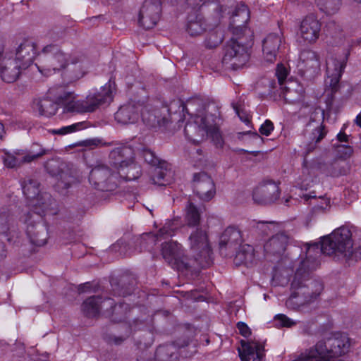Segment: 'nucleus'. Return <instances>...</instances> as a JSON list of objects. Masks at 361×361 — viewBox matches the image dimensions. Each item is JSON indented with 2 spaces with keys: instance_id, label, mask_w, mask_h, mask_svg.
<instances>
[{
  "instance_id": "nucleus-1",
  "label": "nucleus",
  "mask_w": 361,
  "mask_h": 361,
  "mask_svg": "<svg viewBox=\"0 0 361 361\" xmlns=\"http://www.w3.org/2000/svg\"><path fill=\"white\" fill-rule=\"evenodd\" d=\"M351 236L350 229L341 226L324 236L321 243L305 244L306 257L300 261L290 283L291 293L286 302L288 307L296 309L320 295L323 285L319 281L312 279L311 274L319 267V257L322 254L349 266L361 259V245L354 244Z\"/></svg>"
},
{
  "instance_id": "nucleus-2",
  "label": "nucleus",
  "mask_w": 361,
  "mask_h": 361,
  "mask_svg": "<svg viewBox=\"0 0 361 361\" xmlns=\"http://www.w3.org/2000/svg\"><path fill=\"white\" fill-rule=\"evenodd\" d=\"M142 343L141 340L135 343L137 348L136 361H178L179 357H190L197 353L198 340H173L171 342L160 345L156 349L154 357H152L149 348L154 340Z\"/></svg>"
},
{
  "instance_id": "nucleus-3",
  "label": "nucleus",
  "mask_w": 361,
  "mask_h": 361,
  "mask_svg": "<svg viewBox=\"0 0 361 361\" xmlns=\"http://www.w3.org/2000/svg\"><path fill=\"white\" fill-rule=\"evenodd\" d=\"M252 37L247 35L234 36L224 46V54L222 59V64L226 69L233 71L243 68L249 61V49L252 43Z\"/></svg>"
},
{
  "instance_id": "nucleus-4",
  "label": "nucleus",
  "mask_w": 361,
  "mask_h": 361,
  "mask_svg": "<svg viewBox=\"0 0 361 361\" xmlns=\"http://www.w3.org/2000/svg\"><path fill=\"white\" fill-rule=\"evenodd\" d=\"M37 61L40 64L38 68L42 72L40 68L48 71H61L69 64L75 65L80 63L82 59L77 56H71L68 59L58 44H50L45 46L41 52L37 54Z\"/></svg>"
},
{
  "instance_id": "nucleus-5",
  "label": "nucleus",
  "mask_w": 361,
  "mask_h": 361,
  "mask_svg": "<svg viewBox=\"0 0 361 361\" xmlns=\"http://www.w3.org/2000/svg\"><path fill=\"white\" fill-rule=\"evenodd\" d=\"M189 241L190 249L194 252L192 258L189 259L196 261L192 271H196L209 267L211 264L212 251L205 231L202 228H197L190 234Z\"/></svg>"
},
{
  "instance_id": "nucleus-6",
  "label": "nucleus",
  "mask_w": 361,
  "mask_h": 361,
  "mask_svg": "<svg viewBox=\"0 0 361 361\" xmlns=\"http://www.w3.org/2000/svg\"><path fill=\"white\" fill-rule=\"evenodd\" d=\"M141 156L146 163L154 167L151 176L153 184L166 186L173 181L174 173L170 164L158 158L154 152L147 148L142 150Z\"/></svg>"
},
{
  "instance_id": "nucleus-7",
  "label": "nucleus",
  "mask_w": 361,
  "mask_h": 361,
  "mask_svg": "<svg viewBox=\"0 0 361 361\" xmlns=\"http://www.w3.org/2000/svg\"><path fill=\"white\" fill-rule=\"evenodd\" d=\"M109 305L112 310V314L115 316V319H118L121 322L124 320L126 317L128 305L124 302H119L118 305H115L114 301L107 298L105 300H102L100 296H91L85 300L82 305V311L83 314L87 317H97L100 310L104 307Z\"/></svg>"
},
{
  "instance_id": "nucleus-8",
  "label": "nucleus",
  "mask_w": 361,
  "mask_h": 361,
  "mask_svg": "<svg viewBox=\"0 0 361 361\" xmlns=\"http://www.w3.org/2000/svg\"><path fill=\"white\" fill-rule=\"evenodd\" d=\"M73 98L71 93L69 102L65 107L66 112H92L100 106L109 103L112 100L111 85L105 86L103 92L90 94L85 99L74 101Z\"/></svg>"
},
{
  "instance_id": "nucleus-9",
  "label": "nucleus",
  "mask_w": 361,
  "mask_h": 361,
  "mask_svg": "<svg viewBox=\"0 0 361 361\" xmlns=\"http://www.w3.org/2000/svg\"><path fill=\"white\" fill-rule=\"evenodd\" d=\"M92 187L102 192H113L118 187V176L106 164L97 161L89 176Z\"/></svg>"
},
{
  "instance_id": "nucleus-10",
  "label": "nucleus",
  "mask_w": 361,
  "mask_h": 361,
  "mask_svg": "<svg viewBox=\"0 0 361 361\" xmlns=\"http://www.w3.org/2000/svg\"><path fill=\"white\" fill-rule=\"evenodd\" d=\"M161 255L164 260L173 269L178 271H192L195 260H190L185 256L180 244L169 241L161 245Z\"/></svg>"
},
{
  "instance_id": "nucleus-11",
  "label": "nucleus",
  "mask_w": 361,
  "mask_h": 361,
  "mask_svg": "<svg viewBox=\"0 0 361 361\" xmlns=\"http://www.w3.org/2000/svg\"><path fill=\"white\" fill-rule=\"evenodd\" d=\"M293 240V237L286 231L273 235L264 245L266 257L271 262L281 259L287 247L292 244Z\"/></svg>"
},
{
  "instance_id": "nucleus-12",
  "label": "nucleus",
  "mask_w": 361,
  "mask_h": 361,
  "mask_svg": "<svg viewBox=\"0 0 361 361\" xmlns=\"http://www.w3.org/2000/svg\"><path fill=\"white\" fill-rule=\"evenodd\" d=\"M46 169L52 176L58 177V189H68L75 181L73 172L69 165L60 159H51L47 162Z\"/></svg>"
},
{
  "instance_id": "nucleus-13",
  "label": "nucleus",
  "mask_w": 361,
  "mask_h": 361,
  "mask_svg": "<svg viewBox=\"0 0 361 361\" xmlns=\"http://www.w3.org/2000/svg\"><path fill=\"white\" fill-rule=\"evenodd\" d=\"M250 20V11L246 5H238L231 16L228 30L231 35L253 37L252 32L247 28L246 24Z\"/></svg>"
},
{
  "instance_id": "nucleus-14",
  "label": "nucleus",
  "mask_w": 361,
  "mask_h": 361,
  "mask_svg": "<svg viewBox=\"0 0 361 361\" xmlns=\"http://www.w3.org/2000/svg\"><path fill=\"white\" fill-rule=\"evenodd\" d=\"M161 13L160 0H145L140 10L138 23L145 29H151L159 20Z\"/></svg>"
},
{
  "instance_id": "nucleus-15",
  "label": "nucleus",
  "mask_w": 361,
  "mask_h": 361,
  "mask_svg": "<svg viewBox=\"0 0 361 361\" xmlns=\"http://www.w3.org/2000/svg\"><path fill=\"white\" fill-rule=\"evenodd\" d=\"M206 118L202 119L205 133L209 135L217 147H221L224 142L217 126L216 120L220 115L218 106L214 103H209L204 108Z\"/></svg>"
},
{
  "instance_id": "nucleus-16",
  "label": "nucleus",
  "mask_w": 361,
  "mask_h": 361,
  "mask_svg": "<svg viewBox=\"0 0 361 361\" xmlns=\"http://www.w3.org/2000/svg\"><path fill=\"white\" fill-rule=\"evenodd\" d=\"M192 188L196 195L203 201L211 200L216 194L214 183L211 176L205 172L194 174Z\"/></svg>"
},
{
  "instance_id": "nucleus-17",
  "label": "nucleus",
  "mask_w": 361,
  "mask_h": 361,
  "mask_svg": "<svg viewBox=\"0 0 361 361\" xmlns=\"http://www.w3.org/2000/svg\"><path fill=\"white\" fill-rule=\"evenodd\" d=\"M242 243L240 231L235 226H228L220 236L219 243L220 254L224 257L228 256L236 250Z\"/></svg>"
},
{
  "instance_id": "nucleus-18",
  "label": "nucleus",
  "mask_w": 361,
  "mask_h": 361,
  "mask_svg": "<svg viewBox=\"0 0 361 361\" xmlns=\"http://www.w3.org/2000/svg\"><path fill=\"white\" fill-rule=\"evenodd\" d=\"M279 185L273 181H269L257 186L252 192L255 203L267 205L274 203L279 198Z\"/></svg>"
},
{
  "instance_id": "nucleus-19",
  "label": "nucleus",
  "mask_w": 361,
  "mask_h": 361,
  "mask_svg": "<svg viewBox=\"0 0 361 361\" xmlns=\"http://www.w3.org/2000/svg\"><path fill=\"white\" fill-rule=\"evenodd\" d=\"M71 97V92H64L59 96H56L55 100L49 98H44L35 101L34 104L39 114L50 117L56 114L59 104H63L65 108L66 104L69 102V97ZM64 111H66L65 109Z\"/></svg>"
},
{
  "instance_id": "nucleus-20",
  "label": "nucleus",
  "mask_w": 361,
  "mask_h": 361,
  "mask_svg": "<svg viewBox=\"0 0 361 361\" xmlns=\"http://www.w3.org/2000/svg\"><path fill=\"white\" fill-rule=\"evenodd\" d=\"M300 60L304 76L308 80L314 78L320 71V62L316 52L305 49L300 53Z\"/></svg>"
},
{
  "instance_id": "nucleus-21",
  "label": "nucleus",
  "mask_w": 361,
  "mask_h": 361,
  "mask_svg": "<svg viewBox=\"0 0 361 361\" xmlns=\"http://www.w3.org/2000/svg\"><path fill=\"white\" fill-rule=\"evenodd\" d=\"M110 283L114 295L126 296L133 292L137 285V279L133 274H126L111 279Z\"/></svg>"
},
{
  "instance_id": "nucleus-22",
  "label": "nucleus",
  "mask_w": 361,
  "mask_h": 361,
  "mask_svg": "<svg viewBox=\"0 0 361 361\" xmlns=\"http://www.w3.org/2000/svg\"><path fill=\"white\" fill-rule=\"evenodd\" d=\"M33 213L28 214L30 218H32L33 215L36 214L39 219H42V215L47 213L56 214V202L49 192H41L33 200Z\"/></svg>"
},
{
  "instance_id": "nucleus-23",
  "label": "nucleus",
  "mask_w": 361,
  "mask_h": 361,
  "mask_svg": "<svg viewBox=\"0 0 361 361\" xmlns=\"http://www.w3.org/2000/svg\"><path fill=\"white\" fill-rule=\"evenodd\" d=\"M18 208L16 204L4 205L0 208V233L11 235L15 233L14 222Z\"/></svg>"
},
{
  "instance_id": "nucleus-24",
  "label": "nucleus",
  "mask_w": 361,
  "mask_h": 361,
  "mask_svg": "<svg viewBox=\"0 0 361 361\" xmlns=\"http://www.w3.org/2000/svg\"><path fill=\"white\" fill-rule=\"evenodd\" d=\"M135 159L133 149L129 146L116 147L109 154L110 164L118 170H124L125 166L130 164Z\"/></svg>"
},
{
  "instance_id": "nucleus-25",
  "label": "nucleus",
  "mask_w": 361,
  "mask_h": 361,
  "mask_svg": "<svg viewBox=\"0 0 361 361\" xmlns=\"http://www.w3.org/2000/svg\"><path fill=\"white\" fill-rule=\"evenodd\" d=\"M141 105L135 102H130L122 105L115 114L116 121L127 125L136 123L140 118Z\"/></svg>"
},
{
  "instance_id": "nucleus-26",
  "label": "nucleus",
  "mask_w": 361,
  "mask_h": 361,
  "mask_svg": "<svg viewBox=\"0 0 361 361\" xmlns=\"http://www.w3.org/2000/svg\"><path fill=\"white\" fill-rule=\"evenodd\" d=\"M37 57L35 43L30 39H24L17 47L16 58L23 69L28 68L35 57Z\"/></svg>"
},
{
  "instance_id": "nucleus-27",
  "label": "nucleus",
  "mask_w": 361,
  "mask_h": 361,
  "mask_svg": "<svg viewBox=\"0 0 361 361\" xmlns=\"http://www.w3.org/2000/svg\"><path fill=\"white\" fill-rule=\"evenodd\" d=\"M200 12L204 16L209 28L217 26L221 21L223 12V6L216 1H208L202 2L200 6Z\"/></svg>"
},
{
  "instance_id": "nucleus-28",
  "label": "nucleus",
  "mask_w": 361,
  "mask_h": 361,
  "mask_svg": "<svg viewBox=\"0 0 361 361\" xmlns=\"http://www.w3.org/2000/svg\"><path fill=\"white\" fill-rule=\"evenodd\" d=\"M208 28L204 16L200 11H192L188 13L185 30L191 37L200 36Z\"/></svg>"
},
{
  "instance_id": "nucleus-29",
  "label": "nucleus",
  "mask_w": 361,
  "mask_h": 361,
  "mask_svg": "<svg viewBox=\"0 0 361 361\" xmlns=\"http://www.w3.org/2000/svg\"><path fill=\"white\" fill-rule=\"evenodd\" d=\"M31 219L29 216V219L27 220V235L32 244L42 246L46 244L48 238L47 228L42 221L34 224L30 221Z\"/></svg>"
},
{
  "instance_id": "nucleus-30",
  "label": "nucleus",
  "mask_w": 361,
  "mask_h": 361,
  "mask_svg": "<svg viewBox=\"0 0 361 361\" xmlns=\"http://www.w3.org/2000/svg\"><path fill=\"white\" fill-rule=\"evenodd\" d=\"M320 30L321 24L313 15L306 16L300 27L301 37L309 42H313L319 37Z\"/></svg>"
},
{
  "instance_id": "nucleus-31",
  "label": "nucleus",
  "mask_w": 361,
  "mask_h": 361,
  "mask_svg": "<svg viewBox=\"0 0 361 361\" xmlns=\"http://www.w3.org/2000/svg\"><path fill=\"white\" fill-rule=\"evenodd\" d=\"M255 341L256 340H240V345L237 349L241 361H250V357L255 354L257 359H262L264 345Z\"/></svg>"
},
{
  "instance_id": "nucleus-32",
  "label": "nucleus",
  "mask_w": 361,
  "mask_h": 361,
  "mask_svg": "<svg viewBox=\"0 0 361 361\" xmlns=\"http://www.w3.org/2000/svg\"><path fill=\"white\" fill-rule=\"evenodd\" d=\"M282 89V94L287 103L300 104L303 102L305 98V89L298 82L288 81L286 82Z\"/></svg>"
},
{
  "instance_id": "nucleus-33",
  "label": "nucleus",
  "mask_w": 361,
  "mask_h": 361,
  "mask_svg": "<svg viewBox=\"0 0 361 361\" xmlns=\"http://www.w3.org/2000/svg\"><path fill=\"white\" fill-rule=\"evenodd\" d=\"M22 69L23 66L18 63L17 60L7 59L4 61L1 66V78L6 82H13L18 79Z\"/></svg>"
},
{
  "instance_id": "nucleus-34",
  "label": "nucleus",
  "mask_w": 361,
  "mask_h": 361,
  "mask_svg": "<svg viewBox=\"0 0 361 361\" xmlns=\"http://www.w3.org/2000/svg\"><path fill=\"white\" fill-rule=\"evenodd\" d=\"M281 39L276 34L269 35L262 42V51L267 61L273 63L279 50Z\"/></svg>"
},
{
  "instance_id": "nucleus-35",
  "label": "nucleus",
  "mask_w": 361,
  "mask_h": 361,
  "mask_svg": "<svg viewBox=\"0 0 361 361\" xmlns=\"http://www.w3.org/2000/svg\"><path fill=\"white\" fill-rule=\"evenodd\" d=\"M350 50L346 49L344 56L342 59L338 61L339 65V74L338 76L331 77L329 81V87H331V93L328 94V97L326 100V107L329 111H331L333 109V103L334 100V94L338 91L339 88V78L341 77V73L343 71L345 67L346 66L347 61L348 60V57L350 56Z\"/></svg>"
},
{
  "instance_id": "nucleus-36",
  "label": "nucleus",
  "mask_w": 361,
  "mask_h": 361,
  "mask_svg": "<svg viewBox=\"0 0 361 361\" xmlns=\"http://www.w3.org/2000/svg\"><path fill=\"white\" fill-rule=\"evenodd\" d=\"M206 118V114L204 116H197L194 123H186L184 133L188 140L196 141L199 136H203L206 132V128L203 127L202 119Z\"/></svg>"
},
{
  "instance_id": "nucleus-37",
  "label": "nucleus",
  "mask_w": 361,
  "mask_h": 361,
  "mask_svg": "<svg viewBox=\"0 0 361 361\" xmlns=\"http://www.w3.org/2000/svg\"><path fill=\"white\" fill-rule=\"evenodd\" d=\"M319 168L328 175L334 177L346 175L350 171L349 165L340 159H335L329 164H322Z\"/></svg>"
},
{
  "instance_id": "nucleus-38",
  "label": "nucleus",
  "mask_w": 361,
  "mask_h": 361,
  "mask_svg": "<svg viewBox=\"0 0 361 361\" xmlns=\"http://www.w3.org/2000/svg\"><path fill=\"white\" fill-rule=\"evenodd\" d=\"M326 132L327 131L326 130L324 126L320 125L316 128L310 134V139L311 141L307 144L305 152V159L303 163L305 166H307V163L306 157L317 148V145L325 137Z\"/></svg>"
},
{
  "instance_id": "nucleus-39",
  "label": "nucleus",
  "mask_w": 361,
  "mask_h": 361,
  "mask_svg": "<svg viewBox=\"0 0 361 361\" xmlns=\"http://www.w3.org/2000/svg\"><path fill=\"white\" fill-rule=\"evenodd\" d=\"M254 248L250 245H244L240 246V250L237 252L234 257V263L236 266L245 264L249 266L254 260Z\"/></svg>"
},
{
  "instance_id": "nucleus-40",
  "label": "nucleus",
  "mask_w": 361,
  "mask_h": 361,
  "mask_svg": "<svg viewBox=\"0 0 361 361\" xmlns=\"http://www.w3.org/2000/svg\"><path fill=\"white\" fill-rule=\"evenodd\" d=\"M39 183L35 179L25 178L22 183L23 192L27 199L35 200L39 193Z\"/></svg>"
},
{
  "instance_id": "nucleus-41",
  "label": "nucleus",
  "mask_w": 361,
  "mask_h": 361,
  "mask_svg": "<svg viewBox=\"0 0 361 361\" xmlns=\"http://www.w3.org/2000/svg\"><path fill=\"white\" fill-rule=\"evenodd\" d=\"M185 221L190 226H196L200 221V213L197 207L191 202L185 207Z\"/></svg>"
},
{
  "instance_id": "nucleus-42",
  "label": "nucleus",
  "mask_w": 361,
  "mask_h": 361,
  "mask_svg": "<svg viewBox=\"0 0 361 361\" xmlns=\"http://www.w3.org/2000/svg\"><path fill=\"white\" fill-rule=\"evenodd\" d=\"M121 177H123L126 180H135L141 174L140 166L135 164L132 161L130 164L126 165L124 170H118Z\"/></svg>"
},
{
  "instance_id": "nucleus-43",
  "label": "nucleus",
  "mask_w": 361,
  "mask_h": 361,
  "mask_svg": "<svg viewBox=\"0 0 361 361\" xmlns=\"http://www.w3.org/2000/svg\"><path fill=\"white\" fill-rule=\"evenodd\" d=\"M320 9L328 15L335 13L339 9L340 0H316Z\"/></svg>"
},
{
  "instance_id": "nucleus-44",
  "label": "nucleus",
  "mask_w": 361,
  "mask_h": 361,
  "mask_svg": "<svg viewBox=\"0 0 361 361\" xmlns=\"http://www.w3.org/2000/svg\"><path fill=\"white\" fill-rule=\"evenodd\" d=\"M47 153V150L42 149L41 146L37 143L32 145L30 149L26 155L24 156V160L27 163H30Z\"/></svg>"
},
{
  "instance_id": "nucleus-45",
  "label": "nucleus",
  "mask_w": 361,
  "mask_h": 361,
  "mask_svg": "<svg viewBox=\"0 0 361 361\" xmlns=\"http://www.w3.org/2000/svg\"><path fill=\"white\" fill-rule=\"evenodd\" d=\"M87 127V123L85 122L76 123L71 126H64L58 130H53L51 133L59 135H63L68 133H71L77 130H79Z\"/></svg>"
},
{
  "instance_id": "nucleus-46",
  "label": "nucleus",
  "mask_w": 361,
  "mask_h": 361,
  "mask_svg": "<svg viewBox=\"0 0 361 361\" xmlns=\"http://www.w3.org/2000/svg\"><path fill=\"white\" fill-rule=\"evenodd\" d=\"M4 163L8 168H16L27 162L24 160V156L16 157L12 154L6 153L4 157Z\"/></svg>"
},
{
  "instance_id": "nucleus-47",
  "label": "nucleus",
  "mask_w": 361,
  "mask_h": 361,
  "mask_svg": "<svg viewBox=\"0 0 361 361\" xmlns=\"http://www.w3.org/2000/svg\"><path fill=\"white\" fill-rule=\"evenodd\" d=\"M317 357V352L315 351V346L314 348L306 350L305 352L301 353L294 360L291 361H316Z\"/></svg>"
},
{
  "instance_id": "nucleus-48",
  "label": "nucleus",
  "mask_w": 361,
  "mask_h": 361,
  "mask_svg": "<svg viewBox=\"0 0 361 361\" xmlns=\"http://www.w3.org/2000/svg\"><path fill=\"white\" fill-rule=\"evenodd\" d=\"M149 235V234L148 233H144L142 235L134 237L128 243H126V242H121V244L126 247L127 245L133 243L135 245V250L141 252L142 247L145 243L146 238Z\"/></svg>"
},
{
  "instance_id": "nucleus-49",
  "label": "nucleus",
  "mask_w": 361,
  "mask_h": 361,
  "mask_svg": "<svg viewBox=\"0 0 361 361\" xmlns=\"http://www.w3.org/2000/svg\"><path fill=\"white\" fill-rule=\"evenodd\" d=\"M222 42V37L218 36L216 32H211L205 41V45L209 49L216 47Z\"/></svg>"
},
{
  "instance_id": "nucleus-50",
  "label": "nucleus",
  "mask_w": 361,
  "mask_h": 361,
  "mask_svg": "<svg viewBox=\"0 0 361 361\" xmlns=\"http://www.w3.org/2000/svg\"><path fill=\"white\" fill-rule=\"evenodd\" d=\"M175 228H171L170 224H166L157 233V238L159 239H166L173 235Z\"/></svg>"
},
{
  "instance_id": "nucleus-51",
  "label": "nucleus",
  "mask_w": 361,
  "mask_h": 361,
  "mask_svg": "<svg viewBox=\"0 0 361 361\" xmlns=\"http://www.w3.org/2000/svg\"><path fill=\"white\" fill-rule=\"evenodd\" d=\"M337 152L341 155V157L346 159L353 154V149L349 145H340L337 146Z\"/></svg>"
},
{
  "instance_id": "nucleus-52",
  "label": "nucleus",
  "mask_w": 361,
  "mask_h": 361,
  "mask_svg": "<svg viewBox=\"0 0 361 361\" xmlns=\"http://www.w3.org/2000/svg\"><path fill=\"white\" fill-rule=\"evenodd\" d=\"M288 72L286 68L282 64H278L276 71V75L277 77L278 82L281 87L283 85V82L286 78Z\"/></svg>"
},
{
  "instance_id": "nucleus-53",
  "label": "nucleus",
  "mask_w": 361,
  "mask_h": 361,
  "mask_svg": "<svg viewBox=\"0 0 361 361\" xmlns=\"http://www.w3.org/2000/svg\"><path fill=\"white\" fill-rule=\"evenodd\" d=\"M274 226V225L272 222L259 221L255 223L252 227L255 228L257 230L259 231L263 234L268 235V231L271 230L270 227Z\"/></svg>"
},
{
  "instance_id": "nucleus-54",
  "label": "nucleus",
  "mask_w": 361,
  "mask_h": 361,
  "mask_svg": "<svg viewBox=\"0 0 361 361\" xmlns=\"http://www.w3.org/2000/svg\"><path fill=\"white\" fill-rule=\"evenodd\" d=\"M274 130V123L270 120H266L259 128V133L262 135L269 136Z\"/></svg>"
},
{
  "instance_id": "nucleus-55",
  "label": "nucleus",
  "mask_w": 361,
  "mask_h": 361,
  "mask_svg": "<svg viewBox=\"0 0 361 361\" xmlns=\"http://www.w3.org/2000/svg\"><path fill=\"white\" fill-rule=\"evenodd\" d=\"M231 106L242 121H249L246 112L244 111V109L241 108V106L240 104L233 102L231 104Z\"/></svg>"
},
{
  "instance_id": "nucleus-56",
  "label": "nucleus",
  "mask_w": 361,
  "mask_h": 361,
  "mask_svg": "<svg viewBox=\"0 0 361 361\" xmlns=\"http://www.w3.org/2000/svg\"><path fill=\"white\" fill-rule=\"evenodd\" d=\"M236 327L239 331V334L242 336H243L245 338H247L251 336V334H252L251 329L248 327V326L245 323L240 322L237 324Z\"/></svg>"
},
{
  "instance_id": "nucleus-57",
  "label": "nucleus",
  "mask_w": 361,
  "mask_h": 361,
  "mask_svg": "<svg viewBox=\"0 0 361 361\" xmlns=\"http://www.w3.org/2000/svg\"><path fill=\"white\" fill-rule=\"evenodd\" d=\"M203 0H183L182 5H187L188 7H191L193 11H200V6Z\"/></svg>"
},
{
  "instance_id": "nucleus-58",
  "label": "nucleus",
  "mask_w": 361,
  "mask_h": 361,
  "mask_svg": "<svg viewBox=\"0 0 361 361\" xmlns=\"http://www.w3.org/2000/svg\"><path fill=\"white\" fill-rule=\"evenodd\" d=\"M275 319L280 322V324L282 326L290 327L293 326L295 323L292 322L288 317H287L284 314H278L275 317Z\"/></svg>"
},
{
  "instance_id": "nucleus-59",
  "label": "nucleus",
  "mask_w": 361,
  "mask_h": 361,
  "mask_svg": "<svg viewBox=\"0 0 361 361\" xmlns=\"http://www.w3.org/2000/svg\"><path fill=\"white\" fill-rule=\"evenodd\" d=\"M101 142V140L99 139H90L86 140L84 141H82L79 145L85 146V147H94L98 146Z\"/></svg>"
},
{
  "instance_id": "nucleus-60",
  "label": "nucleus",
  "mask_w": 361,
  "mask_h": 361,
  "mask_svg": "<svg viewBox=\"0 0 361 361\" xmlns=\"http://www.w3.org/2000/svg\"><path fill=\"white\" fill-rule=\"evenodd\" d=\"M92 286L91 283L87 282V283H85L83 284H80V286H78V291L80 294V293L90 292L92 290Z\"/></svg>"
},
{
  "instance_id": "nucleus-61",
  "label": "nucleus",
  "mask_w": 361,
  "mask_h": 361,
  "mask_svg": "<svg viewBox=\"0 0 361 361\" xmlns=\"http://www.w3.org/2000/svg\"><path fill=\"white\" fill-rule=\"evenodd\" d=\"M337 140L340 142H349V136L347 135L344 131L341 130L338 135H337Z\"/></svg>"
},
{
  "instance_id": "nucleus-62",
  "label": "nucleus",
  "mask_w": 361,
  "mask_h": 361,
  "mask_svg": "<svg viewBox=\"0 0 361 361\" xmlns=\"http://www.w3.org/2000/svg\"><path fill=\"white\" fill-rule=\"evenodd\" d=\"M332 337H333V338H336V339H338V338H349L348 336L345 333L339 332V331L333 333L332 334Z\"/></svg>"
},
{
  "instance_id": "nucleus-63",
  "label": "nucleus",
  "mask_w": 361,
  "mask_h": 361,
  "mask_svg": "<svg viewBox=\"0 0 361 361\" xmlns=\"http://www.w3.org/2000/svg\"><path fill=\"white\" fill-rule=\"evenodd\" d=\"M6 257V250L5 245L0 242V260Z\"/></svg>"
},
{
  "instance_id": "nucleus-64",
  "label": "nucleus",
  "mask_w": 361,
  "mask_h": 361,
  "mask_svg": "<svg viewBox=\"0 0 361 361\" xmlns=\"http://www.w3.org/2000/svg\"><path fill=\"white\" fill-rule=\"evenodd\" d=\"M168 122H169V121L166 118H163L161 120H157V124L159 126H166L168 124Z\"/></svg>"
}]
</instances>
